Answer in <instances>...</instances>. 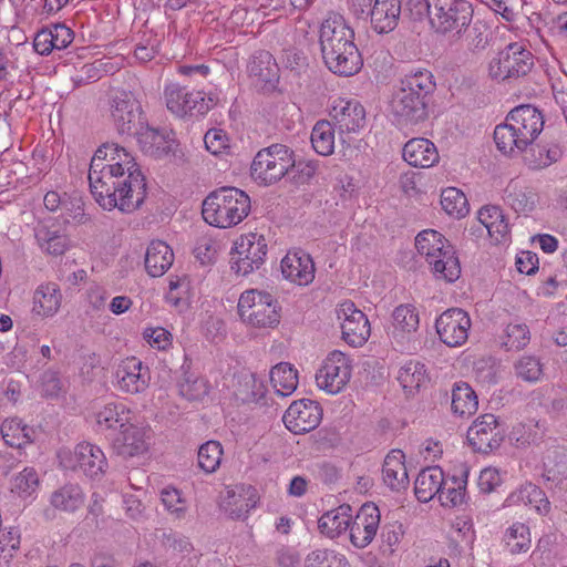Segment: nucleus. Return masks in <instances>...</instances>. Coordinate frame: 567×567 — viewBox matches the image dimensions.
I'll list each match as a JSON object with an SVG mask.
<instances>
[{
  "mask_svg": "<svg viewBox=\"0 0 567 567\" xmlns=\"http://www.w3.org/2000/svg\"><path fill=\"white\" fill-rule=\"evenodd\" d=\"M216 254V244L210 238H200L194 248V256L203 266L214 262Z\"/></svg>",
  "mask_w": 567,
  "mask_h": 567,
  "instance_id": "0e129e2a",
  "label": "nucleus"
},
{
  "mask_svg": "<svg viewBox=\"0 0 567 567\" xmlns=\"http://www.w3.org/2000/svg\"><path fill=\"white\" fill-rule=\"evenodd\" d=\"M223 447L217 441H208L198 450V466L206 473H214L220 465Z\"/></svg>",
  "mask_w": 567,
  "mask_h": 567,
  "instance_id": "13d9d810",
  "label": "nucleus"
},
{
  "mask_svg": "<svg viewBox=\"0 0 567 567\" xmlns=\"http://www.w3.org/2000/svg\"><path fill=\"white\" fill-rule=\"evenodd\" d=\"M128 411L121 403L111 402L105 404L96 412V424L101 430H110L120 427L123 430L127 425Z\"/></svg>",
  "mask_w": 567,
  "mask_h": 567,
  "instance_id": "8fccbe9b",
  "label": "nucleus"
},
{
  "mask_svg": "<svg viewBox=\"0 0 567 567\" xmlns=\"http://www.w3.org/2000/svg\"><path fill=\"white\" fill-rule=\"evenodd\" d=\"M267 243L262 235L250 233L241 236L230 252V267L237 275L247 276L265 262Z\"/></svg>",
  "mask_w": 567,
  "mask_h": 567,
  "instance_id": "9d476101",
  "label": "nucleus"
},
{
  "mask_svg": "<svg viewBox=\"0 0 567 567\" xmlns=\"http://www.w3.org/2000/svg\"><path fill=\"white\" fill-rule=\"evenodd\" d=\"M103 148L107 152V166L114 172H125V174H142L134 157L123 146L116 143H104Z\"/></svg>",
  "mask_w": 567,
  "mask_h": 567,
  "instance_id": "49530a36",
  "label": "nucleus"
},
{
  "mask_svg": "<svg viewBox=\"0 0 567 567\" xmlns=\"http://www.w3.org/2000/svg\"><path fill=\"white\" fill-rule=\"evenodd\" d=\"M535 55L523 42H511L488 61L487 75L498 83L516 85L532 79Z\"/></svg>",
  "mask_w": 567,
  "mask_h": 567,
  "instance_id": "39448f33",
  "label": "nucleus"
},
{
  "mask_svg": "<svg viewBox=\"0 0 567 567\" xmlns=\"http://www.w3.org/2000/svg\"><path fill=\"white\" fill-rule=\"evenodd\" d=\"M338 318L342 319V339L351 347L363 346L371 333L367 316L352 301H344L338 309Z\"/></svg>",
  "mask_w": 567,
  "mask_h": 567,
  "instance_id": "2eb2a0df",
  "label": "nucleus"
},
{
  "mask_svg": "<svg viewBox=\"0 0 567 567\" xmlns=\"http://www.w3.org/2000/svg\"><path fill=\"white\" fill-rule=\"evenodd\" d=\"M132 136H135L144 154L155 158L175 155L178 143L172 133L150 127L145 122Z\"/></svg>",
  "mask_w": 567,
  "mask_h": 567,
  "instance_id": "a211bd4d",
  "label": "nucleus"
},
{
  "mask_svg": "<svg viewBox=\"0 0 567 567\" xmlns=\"http://www.w3.org/2000/svg\"><path fill=\"white\" fill-rule=\"evenodd\" d=\"M502 347L507 351H519L527 347L530 341V331L526 323H508L501 337Z\"/></svg>",
  "mask_w": 567,
  "mask_h": 567,
  "instance_id": "603ef678",
  "label": "nucleus"
},
{
  "mask_svg": "<svg viewBox=\"0 0 567 567\" xmlns=\"http://www.w3.org/2000/svg\"><path fill=\"white\" fill-rule=\"evenodd\" d=\"M311 144L316 153L329 156L334 151V127L327 120L318 121L311 132Z\"/></svg>",
  "mask_w": 567,
  "mask_h": 567,
  "instance_id": "09e8293b",
  "label": "nucleus"
},
{
  "mask_svg": "<svg viewBox=\"0 0 567 567\" xmlns=\"http://www.w3.org/2000/svg\"><path fill=\"white\" fill-rule=\"evenodd\" d=\"M39 486V476L34 468L25 467L11 484V491L21 496H30Z\"/></svg>",
  "mask_w": 567,
  "mask_h": 567,
  "instance_id": "052dcab7",
  "label": "nucleus"
},
{
  "mask_svg": "<svg viewBox=\"0 0 567 567\" xmlns=\"http://www.w3.org/2000/svg\"><path fill=\"white\" fill-rule=\"evenodd\" d=\"M415 248L425 261L439 258L440 255L454 248L453 245L437 230L424 229L415 237Z\"/></svg>",
  "mask_w": 567,
  "mask_h": 567,
  "instance_id": "f704fd0d",
  "label": "nucleus"
},
{
  "mask_svg": "<svg viewBox=\"0 0 567 567\" xmlns=\"http://www.w3.org/2000/svg\"><path fill=\"white\" fill-rule=\"evenodd\" d=\"M238 315L241 320L255 328H275L280 322V306L269 292L250 289L238 300Z\"/></svg>",
  "mask_w": 567,
  "mask_h": 567,
  "instance_id": "0eeeda50",
  "label": "nucleus"
},
{
  "mask_svg": "<svg viewBox=\"0 0 567 567\" xmlns=\"http://www.w3.org/2000/svg\"><path fill=\"white\" fill-rule=\"evenodd\" d=\"M411 12L416 19L426 13L436 33L460 40L472 22L474 9L468 0H416Z\"/></svg>",
  "mask_w": 567,
  "mask_h": 567,
  "instance_id": "20e7f679",
  "label": "nucleus"
},
{
  "mask_svg": "<svg viewBox=\"0 0 567 567\" xmlns=\"http://www.w3.org/2000/svg\"><path fill=\"white\" fill-rule=\"evenodd\" d=\"M90 189L96 203L104 209L118 208L124 213L137 209L146 196V182L143 174L104 171L92 177Z\"/></svg>",
  "mask_w": 567,
  "mask_h": 567,
  "instance_id": "f03ea898",
  "label": "nucleus"
},
{
  "mask_svg": "<svg viewBox=\"0 0 567 567\" xmlns=\"http://www.w3.org/2000/svg\"><path fill=\"white\" fill-rule=\"evenodd\" d=\"M227 135L224 131L212 128L206 132L204 142L207 151L212 154H219L227 146Z\"/></svg>",
  "mask_w": 567,
  "mask_h": 567,
  "instance_id": "338daca9",
  "label": "nucleus"
},
{
  "mask_svg": "<svg viewBox=\"0 0 567 567\" xmlns=\"http://www.w3.org/2000/svg\"><path fill=\"white\" fill-rule=\"evenodd\" d=\"M404 460L405 455L401 450H392L384 458L383 482L392 491L400 492L409 486V475Z\"/></svg>",
  "mask_w": 567,
  "mask_h": 567,
  "instance_id": "bb28decb",
  "label": "nucleus"
},
{
  "mask_svg": "<svg viewBox=\"0 0 567 567\" xmlns=\"http://www.w3.org/2000/svg\"><path fill=\"white\" fill-rule=\"evenodd\" d=\"M392 337L403 338L415 332L420 324L419 312L411 303L400 305L392 312Z\"/></svg>",
  "mask_w": 567,
  "mask_h": 567,
  "instance_id": "ea45409f",
  "label": "nucleus"
},
{
  "mask_svg": "<svg viewBox=\"0 0 567 567\" xmlns=\"http://www.w3.org/2000/svg\"><path fill=\"white\" fill-rule=\"evenodd\" d=\"M52 42L55 50H63L72 43L74 39L73 31L64 24H54L51 29Z\"/></svg>",
  "mask_w": 567,
  "mask_h": 567,
  "instance_id": "774afa93",
  "label": "nucleus"
},
{
  "mask_svg": "<svg viewBox=\"0 0 567 567\" xmlns=\"http://www.w3.org/2000/svg\"><path fill=\"white\" fill-rule=\"evenodd\" d=\"M162 502L164 506L177 518L184 516L186 509L185 501L181 497V494L176 488L163 489Z\"/></svg>",
  "mask_w": 567,
  "mask_h": 567,
  "instance_id": "e2e57ef3",
  "label": "nucleus"
},
{
  "mask_svg": "<svg viewBox=\"0 0 567 567\" xmlns=\"http://www.w3.org/2000/svg\"><path fill=\"white\" fill-rule=\"evenodd\" d=\"M306 567H350L347 558L332 549H316L307 555Z\"/></svg>",
  "mask_w": 567,
  "mask_h": 567,
  "instance_id": "4d7b16f0",
  "label": "nucleus"
},
{
  "mask_svg": "<svg viewBox=\"0 0 567 567\" xmlns=\"http://www.w3.org/2000/svg\"><path fill=\"white\" fill-rule=\"evenodd\" d=\"M62 295L54 282L40 285L33 295V312L41 317H51L60 308Z\"/></svg>",
  "mask_w": 567,
  "mask_h": 567,
  "instance_id": "72a5a7b5",
  "label": "nucleus"
},
{
  "mask_svg": "<svg viewBox=\"0 0 567 567\" xmlns=\"http://www.w3.org/2000/svg\"><path fill=\"white\" fill-rule=\"evenodd\" d=\"M174 252L162 240H153L145 254V269L151 277L163 276L173 265Z\"/></svg>",
  "mask_w": 567,
  "mask_h": 567,
  "instance_id": "c756f323",
  "label": "nucleus"
},
{
  "mask_svg": "<svg viewBox=\"0 0 567 567\" xmlns=\"http://www.w3.org/2000/svg\"><path fill=\"white\" fill-rule=\"evenodd\" d=\"M505 439V429L494 414L478 416L467 430V441L474 452L489 453Z\"/></svg>",
  "mask_w": 567,
  "mask_h": 567,
  "instance_id": "9b49d317",
  "label": "nucleus"
},
{
  "mask_svg": "<svg viewBox=\"0 0 567 567\" xmlns=\"http://www.w3.org/2000/svg\"><path fill=\"white\" fill-rule=\"evenodd\" d=\"M442 208L456 218L464 217L468 213V203L463 192L455 187H449L441 194Z\"/></svg>",
  "mask_w": 567,
  "mask_h": 567,
  "instance_id": "6e6d98bb",
  "label": "nucleus"
},
{
  "mask_svg": "<svg viewBox=\"0 0 567 567\" xmlns=\"http://www.w3.org/2000/svg\"><path fill=\"white\" fill-rule=\"evenodd\" d=\"M164 96L167 109L179 117L204 115L215 105L212 96L206 97L204 92L189 90L178 83L167 84Z\"/></svg>",
  "mask_w": 567,
  "mask_h": 567,
  "instance_id": "1a4fd4ad",
  "label": "nucleus"
},
{
  "mask_svg": "<svg viewBox=\"0 0 567 567\" xmlns=\"http://www.w3.org/2000/svg\"><path fill=\"white\" fill-rule=\"evenodd\" d=\"M504 542L511 554H520L529 550L532 540L528 526L523 523H514L507 528Z\"/></svg>",
  "mask_w": 567,
  "mask_h": 567,
  "instance_id": "864d4df0",
  "label": "nucleus"
},
{
  "mask_svg": "<svg viewBox=\"0 0 567 567\" xmlns=\"http://www.w3.org/2000/svg\"><path fill=\"white\" fill-rule=\"evenodd\" d=\"M278 66L271 53L266 50L256 51L249 59L247 72L265 84L274 86L279 80Z\"/></svg>",
  "mask_w": 567,
  "mask_h": 567,
  "instance_id": "7c9ffc66",
  "label": "nucleus"
},
{
  "mask_svg": "<svg viewBox=\"0 0 567 567\" xmlns=\"http://www.w3.org/2000/svg\"><path fill=\"white\" fill-rule=\"evenodd\" d=\"M295 166L293 151L284 144H272L260 150L251 164V176L264 185H272Z\"/></svg>",
  "mask_w": 567,
  "mask_h": 567,
  "instance_id": "6e6552de",
  "label": "nucleus"
},
{
  "mask_svg": "<svg viewBox=\"0 0 567 567\" xmlns=\"http://www.w3.org/2000/svg\"><path fill=\"white\" fill-rule=\"evenodd\" d=\"M350 378L351 365L344 353L340 351L331 352L316 374L318 386L331 394L339 393Z\"/></svg>",
  "mask_w": 567,
  "mask_h": 567,
  "instance_id": "ddd939ff",
  "label": "nucleus"
},
{
  "mask_svg": "<svg viewBox=\"0 0 567 567\" xmlns=\"http://www.w3.org/2000/svg\"><path fill=\"white\" fill-rule=\"evenodd\" d=\"M402 155L411 166L427 168L439 162V153L427 138H412L405 143Z\"/></svg>",
  "mask_w": 567,
  "mask_h": 567,
  "instance_id": "a878e982",
  "label": "nucleus"
},
{
  "mask_svg": "<svg viewBox=\"0 0 567 567\" xmlns=\"http://www.w3.org/2000/svg\"><path fill=\"white\" fill-rule=\"evenodd\" d=\"M427 379L424 364L417 361H410L405 363L400 369L398 375L400 384L409 393H412L414 390H419Z\"/></svg>",
  "mask_w": 567,
  "mask_h": 567,
  "instance_id": "3c124183",
  "label": "nucleus"
},
{
  "mask_svg": "<svg viewBox=\"0 0 567 567\" xmlns=\"http://www.w3.org/2000/svg\"><path fill=\"white\" fill-rule=\"evenodd\" d=\"M453 484L454 486L447 488H445L443 485L437 495L443 506L455 507L463 504L464 502L465 483L462 484L461 482L454 481Z\"/></svg>",
  "mask_w": 567,
  "mask_h": 567,
  "instance_id": "680f3d73",
  "label": "nucleus"
},
{
  "mask_svg": "<svg viewBox=\"0 0 567 567\" xmlns=\"http://www.w3.org/2000/svg\"><path fill=\"white\" fill-rule=\"evenodd\" d=\"M315 262L309 254L302 250L289 251L281 260L284 277L299 286H307L315 279Z\"/></svg>",
  "mask_w": 567,
  "mask_h": 567,
  "instance_id": "5701e85b",
  "label": "nucleus"
},
{
  "mask_svg": "<svg viewBox=\"0 0 567 567\" xmlns=\"http://www.w3.org/2000/svg\"><path fill=\"white\" fill-rule=\"evenodd\" d=\"M83 503V491L76 484H66L51 495L52 506L63 512H75Z\"/></svg>",
  "mask_w": 567,
  "mask_h": 567,
  "instance_id": "de8ad7c7",
  "label": "nucleus"
},
{
  "mask_svg": "<svg viewBox=\"0 0 567 567\" xmlns=\"http://www.w3.org/2000/svg\"><path fill=\"white\" fill-rule=\"evenodd\" d=\"M319 44L326 66L340 76L357 74L362 55L354 43V31L339 13H330L319 29Z\"/></svg>",
  "mask_w": 567,
  "mask_h": 567,
  "instance_id": "f257e3e1",
  "label": "nucleus"
},
{
  "mask_svg": "<svg viewBox=\"0 0 567 567\" xmlns=\"http://www.w3.org/2000/svg\"><path fill=\"white\" fill-rule=\"evenodd\" d=\"M545 124L543 111L533 104H520L496 125L494 142L504 155H519L535 143Z\"/></svg>",
  "mask_w": 567,
  "mask_h": 567,
  "instance_id": "7ed1b4c3",
  "label": "nucleus"
},
{
  "mask_svg": "<svg viewBox=\"0 0 567 567\" xmlns=\"http://www.w3.org/2000/svg\"><path fill=\"white\" fill-rule=\"evenodd\" d=\"M34 236L40 248L52 256H61L68 249V238L60 229L39 223Z\"/></svg>",
  "mask_w": 567,
  "mask_h": 567,
  "instance_id": "4c0bfd02",
  "label": "nucleus"
},
{
  "mask_svg": "<svg viewBox=\"0 0 567 567\" xmlns=\"http://www.w3.org/2000/svg\"><path fill=\"white\" fill-rule=\"evenodd\" d=\"M143 337L152 347L159 350H164L171 344V333L162 327L145 329Z\"/></svg>",
  "mask_w": 567,
  "mask_h": 567,
  "instance_id": "69168bd1",
  "label": "nucleus"
},
{
  "mask_svg": "<svg viewBox=\"0 0 567 567\" xmlns=\"http://www.w3.org/2000/svg\"><path fill=\"white\" fill-rule=\"evenodd\" d=\"M399 90L411 96H417L421 101L430 104L436 83L431 71L427 69L412 70L400 81Z\"/></svg>",
  "mask_w": 567,
  "mask_h": 567,
  "instance_id": "393cba45",
  "label": "nucleus"
},
{
  "mask_svg": "<svg viewBox=\"0 0 567 567\" xmlns=\"http://www.w3.org/2000/svg\"><path fill=\"white\" fill-rule=\"evenodd\" d=\"M451 408L453 413L460 416L474 414L478 408L475 391L465 382L455 383L452 390Z\"/></svg>",
  "mask_w": 567,
  "mask_h": 567,
  "instance_id": "37998d69",
  "label": "nucleus"
},
{
  "mask_svg": "<svg viewBox=\"0 0 567 567\" xmlns=\"http://www.w3.org/2000/svg\"><path fill=\"white\" fill-rule=\"evenodd\" d=\"M118 386L122 391L136 394L144 392L150 383V370L135 357L127 358L116 371Z\"/></svg>",
  "mask_w": 567,
  "mask_h": 567,
  "instance_id": "4be33fe9",
  "label": "nucleus"
},
{
  "mask_svg": "<svg viewBox=\"0 0 567 567\" xmlns=\"http://www.w3.org/2000/svg\"><path fill=\"white\" fill-rule=\"evenodd\" d=\"M369 12L371 28L378 34H388L399 24L401 0H374Z\"/></svg>",
  "mask_w": 567,
  "mask_h": 567,
  "instance_id": "b1692460",
  "label": "nucleus"
},
{
  "mask_svg": "<svg viewBox=\"0 0 567 567\" xmlns=\"http://www.w3.org/2000/svg\"><path fill=\"white\" fill-rule=\"evenodd\" d=\"M66 468L80 470L91 478H97L105 473L107 461L103 451L91 443H80L75 446L69 464L61 461Z\"/></svg>",
  "mask_w": 567,
  "mask_h": 567,
  "instance_id": "6ab92c4d",
  "label": "nucleus"
},
{
  "mask_svg": "<svg viewBox=\"0 0 567 567\" xmlns=\"http://www.w3.org/2000/svg\"><path fill=\"white\" fill-rule=\"evenodd\" d=\"M351 518V507L349 505H341L336 509L324 513L318 520V528L327 537L334 538L349 529Z\"/></svg>",
  "mask_w": 567,
  "mask_h": 567,
  "instance_id": "c9c22d12",
  "label": "nucleus"
},
{
  "mask_svg": "<svg viewBox=\"0 0 567 567\" xmlns=\"http://www.w3.org/2000/svg\"><path fill=\"white\" fill-rule=\"evenodd\" d=\"M560 144L555 141H542L530 145L525 164L532 171H542L557 163L563 156Z\"/></svg>",
  "mask_w": 567,
  "mask_h": 567,
  "instance_id": "cd10ccee",
  "label": "nucleus"
},
{
  "mask_svg": "<svg viewBox=\"0 0 567 567\" xmlns=\"http://www.w3.org/2000/svg\"><path fill=\"white\" fill-rule=\"evenodd\" d=\"M446 483L441 467L430 466L423 468L416 476L414 483V493L422 503L430 502L435 495H439L441 488Z\"/></svg>",
  "mask_w": 567,
  "mask_h": 567,
  "instance_id": "2f4dec72",
  "label": "nucleus"
},
{
  "mask_svg": "<svg viewBox=\"0 0 567 567\" xmlns=\"http://www.w3.org/2000/svg\"><path fill=\"white\" fill-rule=\"evenodd\" d=\"M433 276L446 282H454L461 276V264L455 248L447 249L439 258L427 260Z\"/></svg>",
  "mask_w": 567,
  "mask_h": 567,
  "instance_id": "a19ab883",
  "label": "nucleus"
},
{
  "mask_svg": "<svg viewBox=\"0 0 567 567\" xmlns=\"http://www.w3.org/2000/svg\"><path fill=\"white\" fill-rule=\"evenodd\" d=\"M392 115L399 124H417L429 116V104L396 89L390 102Z\"/></svg>",
  "mask_w": 567,
  "mask_h": 567,
  "instance_id": "aec40b11",
  "label": "nucleus"
},
{
  "mask_svg": "<svg viewBox=\"0 0 567 567\" xmlns=\"http://www.w3.org/2000/svg\"><path fill=\"white\" fill-rule=\"evenodd\" d=\"M514 371L517 378L525 382L535 383L539 381L544 374V363L536 355H522L514 363Z\"/></svg>",
  "mask_w": 567,
  "mask_h": 567,
  "instance_id": "5fc2aeb1",
  "label": "nucleus"
},
{
  "mask_svg": "<svg viewBox=\"0 0 567 567\" xmlns=\"http://www.w3.org/2000/svg\"><path fill=\"white\" fill-rule=\"evenodd\" d=\"M380 509L373 503L363 504L350 522V540L358 548L367 547L375 537L380 525Z\"/></svg>",
  "mask_w": 567,
  "mask_h": 567,
  "instance_id": "f3484780",
  "label": "nucleus"
},
{
  "mask_svg": "<svg viewBox=\"0 0 567 567\" xmlns=\"http://www.w3.org/2000/svg\"><path fill=\"white\" fill-rule=\"evenodd\" d=\"M505 203L516 213L533 212L539 202V195L533 187L511 182L505 189Z\"/></svg>",
  "mask_w": 567,
  "mask_h": 567,
  "instance_id": "473e14b6",
  "label": "nucleus"
},
{
  "mask_svg": "<svg viewBox=\"0 0 567 567\" xmlns=\"http://www.w3.org/2000/svg\"><path fill=\"white\" fill-rule=\"evenodd\" d=\"M466 47L472 53L485 51L493 39V32L489 24L483 19L472 20L470 27L464 29Z\"/></svg>",
  "mask_w": 567,
  "mask_h": 567,
  "instance_id": "c03bdc74",
  "label": "nucleus"
},
{
  "mask_svg": "<svg viewBox=\"0 0 567 567\" xmlns=\"http://www.w3.org/2000/svg\"><path fill=\"white\" fill-rule=\"evenodd\" d=\"M111 115L122 135L132 136L145 123L140 102L126 91H118L112 97Z\"/></svg>",
  "mask_w": 567,
  "mask_h": 567,
  "instance_id": "f8f14e48",
  "label": "nucleus"
},
{
  "mask_svg": "<svg viewBox=\"0 0 567 567\" xmlns=\"http://www.w3.org/2000/svg\"><path fill=\"white\" fill-rule=\"evenodd\" d=\"M471 318L461 308H450L442 312L435 321L440 340L449 347H460L468 338Z\"/></svg>",
  "mask_w": 567,
  "mask_h": 567,
  "instance_id": "4468645a",
  "label": "nucleus"
},
{
  "mask_svg": "<svg viewBox=\"0 0 567 567\" xmlns=\"http://www.w3.org/2000/svg\"><path fill=\"white\" fill-rule=\"evenodd\" d=\"M270 382L277 394L288 396L297 389V370L288 362H280L270 370Z\"/></svg>",
  "mask_w": 567,
  "mask_h": 567,
  "instance_id": "a18cd8bd",
  "label": "nucleus"
},
{
  "mask_svg": "<svg viewBox=\"0 0 567 567\" xmlns=\"http://www.w3.org/2000/svg\"><path fill=\"white\" fill-rule=\"evenodd\" d=\"M234 497V502H229V506H235L229 508V515L235 519H244L247 514L256 507L257 505V492L254 487L248 486L246 489V497L239 495L238 497Z\"/></svg>",
  "mask_w": 567,
  "mask_h": 567,
  "instance_id": "bf43d9fd",
  "label": "nucleus"
},
{
  "mask_svg": "<svg viewBox=\"0 0 567 567\" xmlns=\"http://www.w3.org/2000/svg\"><path fill=\"white\" fill-rule=\"evenodd\" d=\"M321 417L322 411L319 404L312 400L302 399L290 404L282 421L290 432L302 434L315 430Z\"/></svg>",
  "mask_w": 567,
  "mask_h": 567,
  "instance_id": "dca6fc26",
  "label": "nucleus"
},
{
  "mask_svg": "<svg viewBox=\"0 0 567 567\" xmlns=\"http://www.w3.org/2000/svg\"><path fill=\"white\" fill-rule=\"evenodd\" d=\"M478 220L487 229L491 238L496 244L507 239L509 233L508 223L498 206H484L478 210Z\"/></svg>",
  "mask_w": 567,
  "mask_h": 567,
  "instance_id": "e433bc0d",
  "label": "nucleus"
},
{
  "mask_svg": "<svg viewBox=\"0 0 567 567\" xmlns=\"http://www.w3.org/2000/svg\"><path fill=\"white\" fill-rule=\"evenodd\" d=\"M330 116L340 134L358 132L365 124V110L357 100L339 97L333 101Z\"/></svg>",
  "mask_w": 567,
  "mask_h": 567,
  "instance_id": "412c9836",
  "label": "nucleus"
},
{
  "mask_svg": "<svg viewBox=\"0 0 567 567\" xmlns=\"http://www.w3.org/2000/svg\"><path fill=\"white\" fill-rule=\"evenodd\" d=\"M115 453L123 457L141 455L148 450L142 429L127 424L113 441Z\"/></svg>",
  "mask_w": 567,
  "mask_h": 567,
  "instance_id": "c85d7f7f",
  "label": "nucleus"
},
{
  "mask_svg": "<svg viewBox=\"0 0 567 567\" xmlns=\"http://www.w3.org/2000/svg\"><path fill=\"white\" fill-rule=\"evenodd\" d=\"M508 505L523 503L533 506L538 514L545 515L550 511V502L545 492L538 486L528 483L513 492L506 499Z\"/></svg>",
  "mask_w": 567,
  "mask_h": 567,
  "instance_id": "58836bf2",
  "label": "nucleus"
},
{
  "mask_svg": "<svg viewBox=\"0 0 567 567\" xmlns=\"http://www.w3.org/2000/svg\"><path fill=\"white\" fill-rule=\"evenodd\" d=\"M250 208V198L244 190L237 187H221L204 199L202 215L212 226L229 228L241 223Z\"/></svg>",
  "mask_w": 567,
  "mask_h": 567,
  "instance_id": "423d86ee",
  "label": "nucleus"
},
{
  "mask_svg": "<svg viewBox=\"0 0 567 567\" xmlns=\"http://www.w3.org/2000/svg\"><path fill=\"white\" fill-rule=\"evenodd\" d=\"M0 434L9 446L22 449L33 442L35 430L23 424L20 419H11L0 425Z\"/></svg>",
  "mask_w": 567,
  "mask_h": 567,
  "instance_id": "79ce46f5",
  "label": "nucleus"
}]
</instances>
